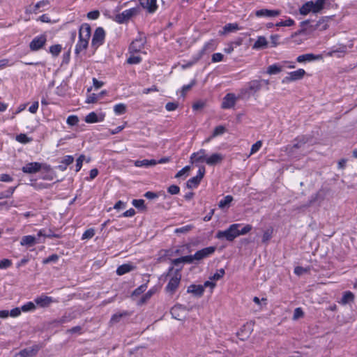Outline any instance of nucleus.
<instances>
[{
	"instance_id": "1",
	"label": "nucleus",
	"mask_w": 357,
	"mask_h": 357,
	"mask_svg": "<svg viewBox=\"0 0 357 357\" xmlns=\"http://www.w3.org/2000/svg\"><path fill=\"white\" fill-rule=\"evenodd\" d=\"M250 225H246L242 227L241 224L234 223L231 225L225 230H220L215 234V238L219 240H227L233 241L236 238L241 235H245L250 232L252 229Z\"/></svg>"
},
{
	"instance_id": "2",
	"label": "nucleus",
	"mask_w": 357,
	"mask_h": 357,
	"mask_svg": "<svg viewBox=\"0 0 357 357\" xmlns=\"http://www.w3.org/2000/svg\"><path fill=\"white\" fill-rule=\"evenodd\" d=\"M301 29L299 33L307 34L314 31H324L328 28V19L321 18L314 23H310L309 20H305L300 23Z\"/></svg>"
},
{
	"instance_id": "3",
	"label": "nucleus",
	"mask_w": 357,
	"mask_h": 357,
	"mask_svg": "<svg viewBox=\"0 0 357 357\" xmlns=\"http://www.w3.org/2000/svg\"><path fill=\"white\" fill-rule=\"evenodd\" d=\"M91 37V27L89 24H83L79 28V41L77 42L75 52L77 54L86 50Z\"/></svg>"
},
{
	"instance_id": "4",
	"label": "nucleus",
	"mask_w": 357,
	"mask_h": 357,
	"mask_svg": "<svg viewBox=\"0 0 357 357\" xmlns=\"http://www.w3.org/2000/svg\"><path fill=\"white\" fill-rule=\"evenodd\" d=\"M324 4L325 0L307 1L299 8V13L302 15H307L310 13H318L324 8Z\"/></svg>"
},
{
	"instance_id": "5",
	"label": "nucleus",
	"mask_w": 357,
	"mask_h": 357,
	"mask_svg": "<svg viewBox=\"0 0 357 357\" xmlns=\"http://www.w3.org/2000/svg\"><path fill=\"white\" fill-rule=\"evenodd\" d=\"M261 89V82L258 79H254L248 82L244 87L241 89L238 94V98H245L250 97L251 95L260 91Z\"/></svg>"
},
{
	"instance_id": "6",
	"label": "nucleus",
	"mask_w": 357,
	"mask_h": 357,
	"mask_svg": "<svg viewBox=\"0 0 357 357\" xmlns=\"http://www.w3.org/2000/svg\"><path fill=\"white\" fill-rule=\"evenodd\" d=\"M42 168L50 169V166L40 162H29L22 167V171L25 174H35Z\"/></svg>"
},
{
	"instance_id": "7",
	"label": "nucleus",
	"mask_w": 357,
	"mask_h": 357,
	"mask_svg": "<svg viewBox=\"0 0 357 357\" xmlns=\"http://www.w3.org/2000/svg\"><path fill=\"white\" fill-rule=\"evenodd\" d=\"M139 12L138 8H132L123 10L116 16V20L119 23H124L128 21L132 16L136 15Z\"/></svg>"
},
{
	"instance_id": "8",
	"label": "nucleus",
	"mask_w": 357,
	"mask_h": 357,
	"mask_svg": "<svg viewBox=\"0 0 357 357\" xmlns=\"http://www.w3.org/2000/svg\"><path fill=\"white\" fill-rule=\"evenodd\" d=\"M105 36L104 29L102 27L97 28L92 38L91 45L95 48H98L104 43Z\"/></svg>"
},
{
	"instance_id": "9",
	"label": "nucleus",
	"mask_w": 357,
	"mask_h": 357,
	"mask_svg": "<svg viewBox=\"0 0 357 357\" xmlns=\"http://www.w3.org/2000/svg\"><path fill=\"white\" fill-rule=\"evenodd\" d=\"M205 167L204 166L199 167L197 176L190 178L187 182L188 188H195L198 186L202 179L205 174Z\"/></svg>"
},
{
	"instance_id": "10",
	"label": "nucleus",
	"mask_w": 357,
	"mask_h": 357,
	"mask_svg": "<svg viewBox=\"0 0 357 357\" xmlns=\"http://www.w3.org/2000/svg\"><path fill=\"white\" fill-rule=\"evenodd\" d=\"M306 72L302 68L290 72L288 73V75L282 79V83L300 80L303 78Z\"/></svg>"
},
{
	"instance_id": "11",
	"label": "nucleus",
	"mask_w": 357,
	"mask_h": 357,
	"mask_svg": "<svg viewBox=\"0 0 357 357\" xmlns=\"http://www.w3.org/2000/svg\"><path fill=\"white\" fill-rule=\"evenodd\" d=\"M47 41V37L45 35H40L35 37L29 44V47L32 51H38L41 49Z\"/></svg>"
},
{
	"instance_id": "12",
	"label": "nucleus",
	"mask_w": 357,
	"mask_h": 357,
	"mask_svg": "<svg viewBox=\"0 0 357 357\" xmlns=\"http://www.w3.org/2000/svg\"><path fill=\"white\" fill-rule=\"evenodd\" d=\"M207 154L206 151L204 149H199L197 152H195L190 155V162L194 163H200V162H206V163Z\"/></svg>"
},
{
	"instance_id": "13",
	"label": "nucleus",
	"mask_w": 357,
	"mask_h": 357,
	"mask_svg": "<svg viewBox=\"0 0 357 357\" xmlns=\"http://www.w3.org/2000/svg\"><path fill=\"white\" fill-rule=\"evenodd\" d=\"M215 251V247H207L196 252L194 255V258H195V260L199 261L213 255Z\"/></svg>"
},
{
	"instance_id": "14",
	"label": "nucleus",
	"mask_w": 357,
	"mask_h": 357,
	"mask_svg": "<svg viewBox=\"0 0 357 357\" xmlns=\"http://www.w3.org/2000/svg\"><path fill=\"white\" fill-rule=\"evenodd\" d=\"M181 281V275L178 273H176L173 277L169 280L167 287L166 290L169 293L173 294L176 289L178 288Z\"/></svg>"
},
{
	"instance_id": "15",
	"label": "nucleus",
	"mask_w": 357,
	"mask_h": 357,
	"mask_svg": "<svg viewBox=\"0 0 357 357\" xmlns=\"http://www.w3.org/2000/svg\"><path fill=\"white\" fill-rule=\"evenodd\" d=\"M289 63V61H283L281 63H273V64L268 66L266 73L269 75L279 74L280 73H281L282 71L283 68L285 66V64H287Z\"/></svg>"
},
{
	"instance_id": "16",
	"label": "nucleus",
	"mask_w": 357,
	"mask_h": 357,
	"mask_svg": "<svg viewBox=\"0 0 357 357\" xmlns=\"http://www.w3.org/2000/svg\"><path fill=\"white\" fill-rule=\"evenodd\" d=\"M237 98L234 93H227L222 100V107L224 109L232 108L235 105Z\"/></svg>"
},
{
	"instance_id": "17",
	"label": "nucleus",
	"mask_w": 357,
	"mask_h": 357,
	"mask_svg": "<svg viewBox=\"0 0 357 357\" xmlns=\"http://www.w3.org/2000/svg\"><path fill=\"white\" fill-rule=\"evenodd\" d=\"M225 157L222 154L219 153H212L211 155H207L206 165L209 166H214L222 162Z\"/></svg>"
},
{
	"instance_id": "18",
	"label": "nucleus",
	"mask_w": 357,
	"mask_h": 357,
	"mask_svg": "<svg viewBox=\"0 0 357 357\" xmlns=\"http://www.w3.org/2000/svg\"><path fill=\"white\" fill-rule=\"evenodd\" d=\"M185 314V307L181 305H176L171 309V314L176 319L181 320L184 317Z\"/></svg>"
},
{
	"instance_id": "19",
	"label": "nucleus",
	"mask_w": 357,
	"mask_h": 357,
	"mask_svg": "<svg viewBox=\"0 0 357 357\" xmlns=\"http://www.w3.org/2000/svg\"><path fill=\"white\" fill-rule=\"evenodd\" d=\"M280 11L279 10L261 9L255 12V15L258 17H274L280 15Z\"/></svg>"
},
{
	"instance_id": "20",
	"label": "nucleus",
	"mask_w": 357,
	"mask_h": 357,
	"mask_svg": "<svg viewBox=\"0 0 357 357\" xmlns=\"http://www.w3.org/2000/svg\"><path fill=\"white\" fill-rule=\"evenodd\" d=\"M40 347L34 345L32 347L26 348L20 351L15 357H31L35 356L39 351Z\"/></svg>"
},
{
	"instance_id": "21",
	"label": "nucleus",
	"mask_w": 357,
	"mask_h": 357,
	"mask_svg": "<svg viewBox=\"0 0 357 357\" xmlns=\"http://www.w3.org/2000/svg\"><path fill=\"white\" fill-rule=\"evenodd\" d=\"M323 56L322 54H305L298 56L296 58V61L298 63H303L305 61H312L316 60H322Z\"/></svg>"
},
{
	"instance_id": "22",
	"label": "nucleus",
	"mask_w": 357,
	"mask_h": 357,
	"mask_svg": "<svg viewBox=\"0 0 357 357\" xmlns=\"http://www.w3.org/2000/svg\"><path fill=\"white\" fill-rule=\"evenodd\" d=\"M141 6L150 13L156 11L158 6L156 0H139Z\"/></svg>"
},
{
	"instance_id": "23",
	"label": "nucleus",
	"mask_w": 357,
	"mask_h": 357,
	"mask_svg": "<svg viewBox=\"0 0 357 357\" xmlns=\"http://www.w3.org/2000/svg\"><path fill=\"white\" fill-rule=\"evenodd\" d=\"M53 301L52 297L43 295L35 298L34 302L36 304L40 307H45L49 306Z\"/></svg>"
},
{
	"instance_id": "24",
	"label": "nucleus",
	"mask_w": 357,
	"mask_h": 357,
	"mask_svg": "<svg viewBox=\"0 0 357 357\" xmlns=\"http://www.w3.org/2000/svg\"><path fill=\"white\" fill-rule=\"evenodd\" d=\"M144 45V40H142L141 38L136 39L134 41H132V43L130 44V47H129L130 51L131 52H140L143 49Z\"/></svg>"
},
{
	"instance_id": "25",
	"label": "nucleus",
	"mask_w": 357,
	"mask_h": 357,
	"mask_svg": "<svg viewBox=\"0 0 357 357\" xmlns=\"http://www.w3.org/2000/svg\"><path fill=\"white\" fill-rule=\"evenodd\" d=\"M238 29L239 27L236 23H229L222 28V30L219 31V34L225 35L229 33L234 32Z\"/></svg>"
},
{
	"instance_id": "26",
	"label": "nucleus",
	"mask_w": 357,
	"mask_h": 357,
	"mask_svg": "<svg viewBox=\"0 0 357 357\" xmlns=\"http://www.w3.org/2000/svg\"><path fill=\"white\" fill-rule=\"evenodd\" d=\"M36 243V238L31 235L24 236L20 241V245L22 246H32Z\"/></svg>"
},
{
	"instance_id": "27",
	"label": "nucleus",
	"mask_w": 357,
	"mask_h": 357,
	"mask_svg": "<svg viewBox=\"0 0 357 357\" xmlns=\"http://www.w3.org/2000/svg\"><path fill=\"white\" fill-rule=\"evenodd\" d=\"M251 331L252 329L250 325H244L241 331L238 332L237 335L239 339L244 340L250 336Z\"/></svg>"
},
{
	"instance_id": "28",
	"label": "nucleus",
	"mask_w": 357,
	"mask_h": 357,
	"mask_svg": "<svg viewBox=\"0 0 357 357\" xmlns=\"http://www.w3.org/2000/svg\"><path fill=\"white\" fill-rule=\"evenodd\" d=\"M204 287L202 285L191 284L188 287V292L192 293L196 296H202L204 293Z\"/></svg>"
},
{
	"instance_id": "29",
	"label": "nucleus",
	"mask_w": 357,
	"mask_h": 357,
	"mask_svg": "<svg viewBox=\"0 0 357 357\" xmlns=\"http://www.w3.org/2000/svg\"><path fill=\"white\" fill-rule=\"evenodd\" d=\"M134 266L130 264H125L119 266L116 269V273L119 275H124L134 269Z\"/></svg>"
},
{
	"instance_id": "30",
	"label": "nucleus",
	"mask_w": 357,
	"mask_h": 357,
	"mask_svg": "<svg viewBox=\"0 0 357 357\" xmlns=\"http://www.w3.org/2000/svg\"><path fill=\"white\" fill-rule=\"evenodd\" d=\"M268 45V41L264 36H259L253 45L254 49H264Z\"/></svg>"
},
{
	"instance_id": "31",
	"label": "nucleus",
	"mask_w": 357,
	"mask_h": 357,
	"mask_svg": "<svg viewBox=\"0 0 357 357\" xmlns=\"http://www.w3.org/2000/svg\"><path fill=\"white\" fill-rule=\"evenodd\" d=\"M104 119L103 116L98 117V115L92 112L89 113L86 117H85V121L89 123H97L102 121Z\"/></svg>"
},
{
	"instance_id": "32",
	"label": "nucleus",
	"mask_w": 357,
	"mask_h": 357,
	"mask_svg": "<svg viewBox=\"0 0 357 357\" xmlns=\"http://www.w3.org/2000/svg\"><path fill=\"white\" fill-rule=\"evenodd\" d=\"M157 164V161L155 160H137L135 162V165L136 167H150V166H154Z\"/></svg>"
},
{
	"instance_id": "33",
	"label": "nucleus",
	"mask_w": 357,
	"mask_h": 357,
	"mask_svg": "<svg viewBox=\"0 0 357 357\" xmlns=\"http://www.w3.org/2000/svg\"><path fill=\"white\" fill-rule=\"evenodd\" d=\"M233 201V197L231 195L225 196L219 202V208L223 209L229 206V204Z\"/></svg>"
},
{
	"instance_id": "34",
	"label": "nucleus",
	"mask_w": 357,
	"mask_h": 357,
	"mask_svg": "<svg viewBox=\"0 0 357 357\" xmlns=\"http://www.w3.org/2000/svg\"><path fill=\"white\" fill-rule=\"evenodd\" d=\"M127 106L124 103H119L114 106V112L116 115H121L126 112Z\"/></svg>"
},
{
	"instance_id": "35",
	"label": "nucleus",
	"mask_w": 357,
	"mask_h": 357,
	"mask_svg": "<svg viewBox=\"0 0 357 357\" xmlns=\"http://www.w3.org/2000/svg\"><path fill=\"white\" fill-rule=\"evenodd\" d=\"M48 5H49V1L47 0H42L39 2H38L34 6V8H33V11L36 13H38V11L39 12L43 11Z\"/></svg>"
},
{
	"instance_id": "36",
	"label": "nucleus",
	"mask_w": 357,
	"mask_h": 357,
	"mask_svg": "<svg viewBox=\"0 0 357 357\" xmlns=\"http://www.w3.org/2000/svg\"><path fill=\"white\" fill-rule=\"evenodd\" d=\"M347 52V46L345 45H340L339 47L333 49L331 52H328L326 54L328 56H333L335 53H343Z\"/></svg>"
},
{
	"instance_id": "37",
	"label": "nucleus",
	"mask_w": 357,
	"mask_h": 357,
	"mask_svg": "<svg viewBox=\"0 0 357 357\" xmlns=\"http://www.w3.org/2000/svg\"><path fill=\"white\" fill-rule=\"evenodd\" d=\"M128 314H129L127 312L116 313V314L112 315V318L110 319V323L112 324H116V323L120 321L121 319L123 317L128 316Z\"/></svg>"
},
{
	"instance_id": "38",
	"label": "nucleus",
	"mask_w": 357,
	"mask_h": 357,
	"mask_svg": "<svg viewBox=\"0 0 357 357\" xmlns=\"http://www.w3.org/2000/svg\"><path fill=\"white\" fill-rule=\"evenodd\" d=\"M16 140L22 144H28L32 141V138L29 137L26 134L21 133L16 136Z\"/></svg>"
},
{
	"instance_id": "39",
	"label": "nucleus",
	"mask_w": 357,
	"mask_h": 357,
	"mask_svg": "<svg viewBox=\"0 0 357 357\" xmlns=\"http://www.w3.org/2000/svg\"><path fill=\"white\" fill-rule=\"evenodd\" d=\"M354 296L351 291H347L344 294L341 303L342 304H347L354 300Z\"/></svg>"
},
{
	"instance_id": "40",
	"label": "nucleus",
	"mask_w": 357,
	"mask_h": 357,
	"mask_svg": "<svg viewBox=\"0 0 357 357\" xmlns=\"http://www.w3.org/2000/svg\"><path fill=\"white\" fill-rule=\"evenodd\" d=\"M21 310L24 312H31L36 310V305L33 302H27L21 307Z\"/></svg>"
},
{
	"instance_id": "41",
	"label": "nucleus",
	"mask_w": 357,
	"mask_h": 357,
	"mask_svg": "<svg viewBox=\"0 0 357 357\" xmlns=\"http://www.w3.org/2000/svg\"><path fill=\"white\" fill-rule=\"evenodd\" d=\"M62 47L61 45H54L50 47V52L53 56H57L61 52Z\"/></svg>"
},
{
	"instance_id": "42",
	"label": "nucleus",
	"mask_w": 357,
	"mask_h": 357,
	"mask_svg": "<svg viewBox=\"0 0 357 357\" xmlns=\"http://www.w3.org/2000/svg\"><path fill=\"white\" fill-rule=\"evenodd\" d=\"M155 290L154 289H150L140 299L139 301V305H142L145 303L154 294Z\"/></svg>"
},
{
	"instance_id": "43",
	"label": "nucleus",
	"mask_w": 357,
	"mask_h": 357,
	"mask_svg": "<svg viewBox=\"0 0 357 357\" xmlns=\"http://www.w3.org/2000/svg\"><path fill=\"white\" fill-rule=\"evenodd\" d=\"M192 228H193L192 225H188L175 229L174 232L176 234H185V233L189 232Z\"/></svg>"
},
{
	"instance_id": "44",
	"label": "nucleus",
	"mask_w": 357,
	"mask_h": 357,
	"mask_svg": "<svg viewBox=\"0 0 357 357\" xmlns=\"http://www.w3.org/2000/svg\"><path fill=\"white\" fill-rule=\"evenodd\" d=\"M95 235V230L93 228H90L89 229H86L82 234V239H89L93 237Z\"/></svg>"
},
{
	"instance_id": "45",
	"label": "nucleus",
	"mask_w": 357,
	"mask_h": 357,
	"mask_svg": "<svg viewBox=\"0 0 357 357\" xmlns=\"http://www.w3.org/2000/svg\"><path fill=\"white\" fill-rule=\"evenodd\" d=\"M225 273V270L223 268H220L218 270V271L215 273H214L212 276L210 277V280H218L224 276Z\"/></svg>"
},
{
	"instance_id": "46",
	"label": "nucleus",
	"mask_w": 357,
	"mask_h": 357,
	"mask_svg": "<svg viewBox=\"0 0 357 357\" xmlns=\"http://www.w3.org/2000/svg\"><path fill=\"white\" fill-rule=\"evenodd\" d=\"M132 205L139 209H145L144 200V199H133L132 202Z\"/></svg>"
},
{
	"instance_id": "47",
	"label": "nucleus",
	"mask_w": 357,
	"mask_h": 357,
	"mask_svg": "<svg viewBox=\"0 0 357 357\" xmlns=\"http://www.w3.org/2000/svg\"><path fill=\"white\" fill-rule=\"evenodd\" d=\"M294 20L291 19V18H288L287 20H284V21H280L279 22H278L276 24V26H291L292 25L294 24Z\"/></svg>"
},
{
	"instance_id": "48",
	"label": "nucleus",
	"mask_w": 357,
	"mask_h": 357,
	"mask_svg": "<svg viewBox=\"0 0 357 357\" xmlns=\"http://www.w3.org/2000/svg\"><path fill=\"white\" fill-rule=\"evenodd\" d=\"M225 132V128L222 126H218L214 129L211 137H215L218 135H222Z\"/></svg>"
},
{
	"instance_id": "49",
	"label": "nucleus",
	"mask_w": 357,
	"mask_h": 357,
	"mask_svg": "<svg viewBox=\"0 0 357 357\" xmlns=\"http://www.w3.org/2000/svg\"><path fill=\"white\" fill-rule=\"evenodd\" d=\"M142 61V58L138 55H131L128 59V63L130 64H137L139 63Z\"/></svg>"
},
{
	"instance_id": "50",
	"label": "nucleus",
	"mask_w": 357,
	"mask_h": 357,
	"mask_svg": "<svg viewBox=\"0 0 357 357\" xmlns=\"http://www.w3.org/2000/svg\"><path fill=\"white\" fill-rule=\"evenodd\" d=\"M261 141H257L256 143H255L251 147L250 155L257 153L261 149Z\"/></svg>"
},
{
	"instance_id": "51",
	"label": "nucleus",
	"mask_w": 357,
	"mask_h": 357,
	"mask_svg": "<svg viewBox=\"0 0 357 357\" xmlns=\"http://www.w3.org/2000/svg\"><path fill=\"white\" fill-rule=\"evenodd\" d=\"M59 259V256L56 254L52 255L47 257L46 259H43V264H47L51 262H56Z\"/></svg>"
},
{
	"instance_id": "52",
	"label": "nucleus",
	"mask_w": 357,
	"mask_h": 357,
	"mask_svg": "<svg viewBox=\"0 0 357 357\" xmlns=\"http://www.w3.org/2000/svg\"><path fill=\"white\" fill-rule=\"evenodd\" d=\"M66 122L70 126H75L77 124V123L79 122V119L77 116L71 115L67 118Z\"/></svg>"
},
{
	"instance_id": "53",
	"label": "nucleus",
	"mask_w": 357,
	"mask_h": 357,
	"mask_svg": "<svg viewBox=\"0 0 357 357\" xmlns=\"http://www.w3.org/2000/svg\"><path fill=\"white\" fill-rule=\"evenodd\" d=\"M12 265V261L8 259H3L0 261V269H5Z\"/></svg>"
},
{
	"instance_id": "54",
	"label": "nucleus",
	"mask_w": 357,
	"mask_h": 357,
	"mask_svg": "<svg viewBox=\"0 0 357 357\" xmlns=\"http://www.w3.org/2000/svg\"><path fill=\"white\" fill-rule=\"evenodd\" d=\"M271 237H272V230L267 229L263 234L262 241L264 243H266L271 238Z\"/></svg>"
},
{
	"instance_id": "55",
	"label": "nucleus",
	"mask_w": 357,
	"mask_h": 357,
	"mask_svg": "<svg viewBox=\"0 0 357 357\" xmlns=\"http://www.w3.org/2000/svg\"><path fill=\"white\" fill-rule=\"evenodd\" d=\"M224 55L221 53H215L212 55L211 61L213 63L222 61L223 60Z\"/></svg>"
},
{
	"instance_id": "56",
	"label": "nucleus",
	"mask_w": 357,
	"mask_h": 357,
	"mask_svg": "<svg viewBox=\"0 0 357 357\" xmlns=\"http://www.w3.org/2000/svg\"><path fill=\"white\" fill-rule=\"evenodd\" d=\"M190 170V166H185L183 169H181L180 171L177 172L175 177L176 178H181L183 176H184L185 174H187Z\"/></svg>"
},
{
	"instance_id": "57",
	"label": "nucleus",
	"mask_w": 357,
	"mask_h": 357,
	"mask_svg": "<svg viewBox=\"0 0 357 357\" xmlns=\"http://www.w3.org/2000/svg\"><path fill=\"white\" fill-rule=\"evenodd\" d=\"M303 316V312L301 307L294 310L293 319L296 320Z\"/></svg>"
},
{
	"instance_id": "58",
	"label": "nucleus",
	"mask_w": 357,
	"mask_h": 357,
	"mask_svg": "<svg viewBox=\"0 0 357 357\" xmlns=\"http://www.w3.org/2000/svg\"><path fill=\"white\" fill-rule=\"evenodd\" d=\"M167 191L171 195H177L180 192V188L176 185H172L168 188Z\"/></svg>"
},
{
	"instance_id": "59",
	"label": "nucleus",
	"mask_w": 357,
	"mask_h": 357,
	"mask_svg": "<svg viewBox=\"0 0 357 357\" xmlns=\"http://www.w3.org/2000/svg\"><path fill=\"white\" fill-rule=\"evenodd\" d=\"M146 284H142L133 291L132 296H137L141 294L146 289Z\"/></svg>"
},
{
	"instance_id": "60",
	"label": "nucleus",
	"mask_w": 357,
	"mask_h": 357,
	"mask_svg": "<svg viewBox=\"0 0 357 357\" xmlns=\"http://www.w3.org/2000/svg\"><path fill=\"white\" fill-rule=\"evenodd\" d=\"M74 161V158L72 155H66L61 162L63 163V165H66L67 167L72 164Z\"/></svg>"
},
{
	"instance_id": "61",
	"label": "nucleus",
	"mask_w": 357,
	"mask_h": 357,
	"mask_svg": "<svg viewBox=\"0 0 357 357\" xmlns=\"http://www.w3.org/2000/svg\"><path fill=\"white\" fill-rule=\"evenodd\" d=\"M22 312L21 307H15L9 312V316L12 317H17L20 315Z\"/></svg>"
},
{
	"instance_id": "62",
	"label": "nucleus",
	"mask_w": 357,
	"mask_h": 357,
	"mask_svg": "<svg viewBox=\"0 0 357 357\" xmlns=\"http://www.w3.org/2000/svg\"><path fill=\"white\" fill-rule=\"evenodd\" d=\"M0 181L3 182L10 183L13 181V178L9 174H3L0 175Z\"/></svg>"
},
{
	"instance_id": "63",
	"label": "nucleus",
	"mask_w": 357,
	"mask_h": 357,
	"mask_svg": "<svg viewBox=\"0 0 357 357\" xmlns=\"http://www.w3.org/2000/svg\"><path fill=\"white\" fill-rule=\"evenodd\" d=\"M99 16H100V13L98 10H93V11L89 12L87 14V17L90 20H96L98 18Z\"/></svg>"
},
{
	"instance_id": "64",
	"label": "nucleus",
	"mask_w": 357,
	"mask_h": 357,
	"mask_svg": "<svg viewBox=\"0 0 357 357\" xmlns=\"http://www.w3.org/2000/svg\"><path fill=\"white\" fill-rule=\"evenodd\" d=\"M97 100H98L97 95L95 93H91L88 96V97L86 100V103H94V102H96Z\"/></svg>"
}]
</instances>
